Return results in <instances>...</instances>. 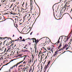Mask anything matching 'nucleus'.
<instances>
[{"mask_svg":"<svg viewBox=\"0 0 72 72\" xmlns=\"http://www.w3.org/2000/svg\"><path fill=\"white\" fill-rule=\"evenodd\" d=\"M36 39L35 38H32V39H29V40H33V42H35V40H34V39Z\"/></svg>","mask_w":72,"mask_h":72,"instance_id":"f257e3e1","label":"nucleus"},{"mask_svg":"<svg viewBox=\"0 0 72 72\" xmlns=\"http://www.w3.org/2000/svg\"><path fill=\"white\" fill-rule=\"evenodd\" d=\"M34 40H35V45L36 46V45H37V42H36V39H34Z\"/></svg>","mask_w":72,"mask_h":72,"instance_id":"f03ea898","label":"nucleus"},{"mask_svg":"<svg viewBox=\"0 0 72 72\" xmlns=\"http://www.w3.org/2000/svg\"><path fill=\"white\" fill-rule=\"evenodd\" d=\"M26 59L25 58H24V60H23V61H21V62H20L19 63V64H20V63H22V62H23V61H24V60Z\"/></svg>","mask_w":72,"mask_h":72,"instance_id":"7ed1b4c3","label":"nucleus"},{"mask_svg":"<svg viewBox=\"0 0 72 72\" xmlns=\"http://www.w3.org/2000/svg\"><path fill=\"white\" fill-rule=\"evenodd\" d=\"M62 11H60V17H61V16H62Z\"/></svg>","mask_w":72,"mask_h":72,"instance_id":"20e7f679","label":"nucleus"},{"mask_svg":"<svg viewBox=\"0 0 72 72\" xmlns=\"http://www.w3.org/2000/svg\"><path fill=\"white\" fill-rule=\"evenodd\" d=\"M67 44H66L65 45L64 47L63 48L64 49H65L66 47H67Z\"/></svg>","mask_w":72,"mask_h":72,"instance_id":"39448f33","label":"nucleus"},{"mask_svg":"<svg viewBox=\"0 0 72 72\" xmlns=\"http://www.w3.org/2000/svg\"><path fill=\"white\" fill-rule=\"evenodd\" d=\"M31 8H33V5H32V3L30 4Z\"/></svg>","mask_w":72,"mask_h":72,"instance_id":"423d86ee","label":"nucleus"},{"mask_svg":"<svg viewBox=\"0 0 72 72\" xmlns=\"http://www.w3.org/2000/svg\"><path fill=\"white\" fill-rule=\"evenodd\" d=\"M24 51V52H27V51H28V50H22V51Z\"/></svg>","mask_w":72,"mask_h":72,"instance_id":"0eeeda50","label":"nucleus"},{"mask_svg":"<svg viewBox=\"0 0 72 72\" xmlns=\"http://www.w3.org/2000/svg\"><path fill=\"white\" fill-rule=\"evenodd\" d=\"M6 48H5V50L4 51V52H2V53H5V52H6Z\"/></svg>","mask_w":72,"mask_h":72,"instance_id":"6e6552de","label":"nucleus"},{"mask_svg":"<svg viewBox=\"0 0 72 72\" xmlns=\"http://www.w3.org/2000/svg\"><path fill=\"white\" fill-rule=\"evenodd\" d=\"M6 40H5L4 41V42H3V45H4L5 44V42H6Z\"/></svg>","mask_w":72,"mask_h":72,"instance_id":"1a4fd4ad","label":"nucleus"},{"mask_svg":"<svg viewBox=\"0 0 72 72\" xmlns=\"http://www.w3.org/2000/svg\"><path fill=\"white\" fill-rule=\"evenodd\" d=\"M49 66V65L48 64H47V65L46 66H46V67L45 68V69H46V68H47V67H48V66Z\"/></svg>","mask_w":72,"mask_h":72,"instance_id":"9d476101","label":"nucleus"},{"mask_svg":"<svg viewBox=\"0 0 72 72\" xmlns=\"http://www.w3.org/2000/svg\"><path fill=\"white\" fill-rule=\"evenodd\" d=\"M14 44V43L12 44L10 46V47H12L13 45Z\"/></svg>","mask_w":72,"mask_h":72,"instance_id":"9b49d317","label":"nucleus"},{"mask_svg":"<svg viewBox=\"0 0 72 72\" xmlns=\"http://www.w3.org/2000/svg\"><path fill=\"white\" fill-rule=\"evenodd\" d=\"M22 41H25V40H24V39H23V40H19Z\"/></svg>","mask_w":72,"mask_h":72,"instance_id":"f8f14e48","label":"nucleus"},{"mask_svg":"<svg viewBox=\"0 0 72 72\" xmlns=\"http://www.w3.org/2000/svg\"><path fill=\"white\" fill-rule=\"evenodd\" d=\"M5 66V65H4L0 69V71H1V69H2V68H3V67H4V66Z\"/></svg>","mask_w":72,"mask_h":72,"instance_id":"ddd939ff","label":"nucleus"},{"mask_svg":"<svg viewBox=\"0 0 72 72\" xmlns=\"http://www.w3.org/2000/svg\"><path fill=\"white\" fill-rule=\"evenodd\" d=\"M57 42V43H58V44H59V43H60V41L59 40H58Z\"/></svg>","mask_w":72,"mask_h":72,"instance_id":"4468645a","label":"nucleus"},{"mask_svg":"<svg viewBox=\"0 0 72 72\" xmlns=\"http://www.w3.org/2000/svg\"><path fill=\"white\" fill-rule=\"evenodd\" d=\"M63 50V48L59 49V50H60V51H61V50Z\"/></svg>","mask_w":72,"mask_h":72,"instance_id":"2eb2a0df","label":"nucleus"},{"mask_svg":"<svg viewBox=\"0 0 72 72\" xmlns=\"http://www.w3.org/2000/svg\"><path fill=\"white\" fill-rule=\"evenodd\" d=\"M41 70H42V65L41 66Z\"/></svg>","mask_w":72,"mask_h":72,"instance_id":"dca6fc26","label":"nucleus"},{"mask_svg":"<svg viewBox=\"0 0 72 72\" xmlns=\"http://www.w3.org/2000/svg\"><path fill=\"white\" fill-rule=\"evenodd\" d=\"M15 66H16V68H17V65H15L13 67H15Z\"/></svg>","mask_w":72,"mask_h":72,"instance_id":"f3484780","label":"nucleus"},{"mask_svg":"<svg viewBox=\"0 0 72 72\" xmlns=\"http://www.w3.org/2000/svg\"><path fill=\"white\" fill-rule=\"evenodd\" d=\"M16 65V66H18V65H19V63H17Z\"/></svg>","mask_w":72,"mask_h":72,"instance_id":"a211bd4d","label":"nucleus"},{"mask_svg":"<svg viewBox=\"0 0 72 72\" xmlns=\"http://www.w3.org/2000/svg\"><path fill=\"white\" fill-rule=\"evenodd\" d=\"M14 67H13V66L12 67H11L10 68V69H13V68Z\"/></svg>","mask_w":72,"mask_h":72,"instance_id":"6ab92c4d","label":"nucleus"},{"mask_svg":"<svg viewBox=\"0 0 72 72\" xmlns=\"http://www.w3.org/2000/svg\"><path fill=\"white\" fill-rule=\"evenodd\" d=\"M31 3H32V0H30V4H31Z\"/></svg>","mask_w":72,"mask_h":72,"instance_id":"aec40b11","label":"nucleus"},{"mask_svg":"<svg viewBox=\"0 0 72 72\" xmlns=\"http://www.w3.org/2000/svg\"><path fill=\"white\" fill-rule=\"evenodd\" d=\"M27 3H26V8H27Z\"/></svg>","mask_w":72,"mask_h":72,"instance_id":"412c9836","label":"nucleus"},{"mask_svg":"<svg viewBox=\"0 0 72 72\" xmlns=\"http://www.w3.org/2000/svg\"><path fill=\"white\" fill-rule=\"evenodd\" d=\"M68 49H69V47L67 48L66 49V50H67Z\"/></svg>","mask_w":72,"mask_h":72,"instance_id":"4be33fe9","label":"nucleus"},{"mask_svg":"<svg viewBox=\"0 0 72 72\" xmlns=\"http://www.w3.org/2000/svg\"><path fill=\"white\" fill-rule=\"evenodd\" d=\"M51 51L53 53V50H52V48L51 49Z\"/></svg>","mask_w":72,"mask_h":72,"instance_id":"5701e85b","label":"nucleus"},{"mask_svg":"<svg viewBox=\"0 0 72 72\" xmlns=\"http://www.w3.org/2000/svg\"><path fill=\"white\" fill-rule=\"evenodd\" d=\"M19 38L21 40L22 39V37H20Z\"/></svg>","mask_w":72,"mask_h":72,"instance_id":"b1692460","label":"nucleus"},{"mask_svg":"<svg viewBox=\"0 0 72 72\" xmlns=\"http://www.w3.org/2000/svg\"><path fill=\"white\" fill-rule=\"evenodd\" d=\"M20 67H23V65H20Z\"/></svg>","mask_w":72,"mask_h":72,"instance_id":"393cba45","label":"nucleus"},{"mask_svg":"<svg viewBox=\"0 0 72 72\" xmlns=\"http://www.w3.org/2000/svg\"><path fill=\"white\" fill-rule=\"evenodd\" d=\"M19 57H21V56H22V55L20 54V55H19Z\"/></svg>","mask_w":72,"mask_h":72,"instance_id":"a878e982","label":"nucleus"},{"mask_svg":"<svg viewBox=\"0 0 72 72\" xmlns=\"http://www.w3.org/2000/svg\"><path fill=\"white\" fill-rule=\"evenodd\" d=\"M35 48V50H37V48L36 47V48Z\"/></svg>","mask_w":72,"mask_h":72,"instance_id":"bb28decb","label":"nucleus"},{"mask_svg":"<svg viewBox=\"0 0 72 72\" xmlns=\"http://www.w3.org/2000/svg\"><path fill=\"white\" fill-rule=\"evenodd\" d=\"M11 19V20H13V19H12V18H8L6 19Z\"/></svg>","mask_w":72,"mask_h":72,"instance_id":"cd10ccee","label":"nucleus"},{"mask_svg":"<svg viewBox=\"0 0 72 72\" xmlns=\"http://www.w3.org/2000/svg\"><path fill=\"white\" fill-rule=\"evenodd\" d=\"M33 9V7H31V10H32V9Z\"/></svg>","mask_w":72,"mask_h":72,"instance_id":"c85d7f7f","label":"nucleus"},{"mask_svg":"<svg viewBox=\"0 0 72 72\" xmlns=\"http://www.w3.org/2000/svg\"><path fill=\"white\" fill-rule=\"evenodd\" d=\"M57 52H58L57 51H56L55 52V54H57Z\"/></svg>","mask_w":72,"mask_h":72,"instance_id":"c756f323","label":"nucleus"},{"mask_svg":"<svg viewBox=\"0 0 72 72\" xmlns=\"http://www.w3.org/2000/svg\"><path fill=\"white\" fill-rule=\"evenodd\" d=\"M9 49H8L6 51V52H8L9 51Z\"/></svg>","mask_w":72,"mask_h":72,"instance_id":"7c9ffc66","label":"nucleus"},{"mask_svg":"<svg viewBox=\"0 0 72 72\" xmlns=\"http://www.w3.org/2000/svg\"><path fill=\"white\" fill-rule=\"evenodd\" d=\"M4 14H9L6 13Z\"/></svg>","mask_w":72,"mask_h":72,"instance_id":"2f4dec72","label":"nucleus"},{"mask_svg":"<svg viewBox=\"0 0 72 72\" xmlns=\"http://www.w3.org/2000/svg\"><path fill=\"white\" fill-rule=\"evenodd\" d=\"M36 42H37V43L39 42V40H36Z\"/></svg>","mask_w":72,"mask_h":72,"instance_id":"473e14b6","label":"nucleus"},{"mask_svg":"<svg viewBox=\"0 0 72 72\" xmlns=\"http://www.w3.org/2000/svg\"><path fill=\"white\" fill-rule=\"evenodd\" d=\"M31 62H32V60H30L29 61V62H30V63H31Z\"/></svg>","mask_w":72,"mask_h":72,"instance_id":"72a5a7b5","label":"nucleus"},{"mask_svg":"<svg viewBox=\"0 0 72 72\" xmlns=\"http://www.w3.org/2000/svg\"><path fill=\"white\" fill-rule=\"evenodd\" d=\"M2 17H3V18H4V19H5V18L4 17V15H2Z\"/></svg>","mask_w":72,"mask_h":72,"instance_id":"f704fd0d","label":"nucleus"},{"mask_svg":"<svg viewBox=\"0 0 72 72\" xmlns=\"http://www.w3.org/2000/svg\"><path fill=\"white\" fill-rule=\"evenodd\" d=\"M61 46V45L59 46V47H58L59 48H60V47Z\"/></svg>","mask_w":72,"mask_h":72,"instance_id":"c9c22d12","label":"nucleus"},{"mask_svg":"<svg viewBox=\"0 0 72 72\" xmlns=\"http://www.w3.org/2000/svg\"><path fill=\"white\" fill-rule=\"evenodd\" d=\"M2 39H3V38L0 37V40H2Z\"/></svg>","mask_w":72,"mask_h":72,"instance_id":"e433bc0d","label":"nucleus"},{"mask_svg":"<svg viewBox=\"0 0 72 72\" xmlns=\"http://www.w3.org/2000/svg\"><path fill=\"white\" fill-rule=\"evenodd\" d=\"M55 44H57V45H58V43L57 42Z\"/></svg>","mask_w":72,"mask_h":72,"instance_id":"4c0bfd02","label":"nucleus"},{"mask_svg":"<svg viewBox=\"0 0 72 72\" xmlns=\"http://www.w3.org/2000/svg\"><path fill=\"white\" fill-rule=\"evenodd\" d=\"M42 58H41V59H40V61H41H41H42Z\"/></svg>","mask_w":72,"mask_h":72,"instance_id":"58836bf2","label":"nucleus"},{"mask_svg":"<svg viewBox=\"0 0 72 72\" xmlns=\"http://www.w3.org/2000/svg\"><path fill=\"white\" fill-rule=\"evenodd\" d=\"M69 39V38H67V41H68V39Z\"/></svg>","mask_w":72,"mask_h":72,"instance_id":"ea45409f","label":"nucleus"},{"mask_svg":"<svg viewBox=\"0 0 72 72\" xmlns=\"http://www.w3.org/2000/svg\"><path fill=\"white\" fill-rule=\"evenodd\" d=\"M18 71H20V68H19V69H18Z\"/></svg>","mask_w":72,"mask_h":72,"instance_id":"a19ab883","label":"nucleus"},{"mask_svg":"<svg viewBox=\"0 0 72 72\" xmlns=\"http://www.w3.org/2000/svg\"><path fill=\"white\" fill-rule=\"evenodd\" d=\"M2 44V42H1L0 43V45H1Z\"/></svg>","mask_w":72,"mask_h":72,"instance_id":"79ce46f5","label":"nucleus"},{"mask_svg":"<svg viewBox=\"0 0 72 72\" xmlns=\"http://www.w3.org/2000/svg\"><path fill=\"white\" fill-rule=\"evenodd\" d=\"M12 6H13V4H12L11 6V7L12 8Z\"/></svg>","mask_w":72,"mask_h":72,"instance_id":"37998d69","label":"nucleus"},{"mask_svg":"<svg viewBox=\"0 0 72 72\" xmlns=\"http://www.w3.org/2000/svg\"><path fill=\"white\" fill-rule=\"evenodd\" d=\"M8 49H9V50L10 49H11V48H8Z\"/></svg>","mask_w":72,"mask_h":72,"instance_id":"c03bdc74","label":"nucleus"},{"mask_svg":"<svg viewBox=\"0 0 72 72\" xmlns=\"http://www.w3.org/2000/svg\"><path fill=\"white\" fill-rule=\"evenodd\" d=\"M33 32H32V33H30V35H32V33Z\"/></svg>","mask_w":72,"mask_h":72,"instance_id":"a18cd8bd","label":"nucleus"},{"mask_svg":"<svg viewBox=\"0 0 72 72\" xmlns=\"http://www.w3.org/2000/svg\"><path fill=\"white\" fill-rule=\"evenodd\" d=\"M34 70V69H33V70H32V72H33V70Z\"/></svg>","mask_w":72,"mask_h":72,"instance_id":"49530a36","label":"nucleus"},{"mask_svg":"<svg viewBox=\"0 0 72 72\" xmlns=\"http://www.w3.org/2000/svg\"><path fill=\"white\" fill-rule=\"evenodd\" d=\"M44 50H46V51H47V50H46V49L45 48H44Z\"/></svg>","mask_w":72,"mask_h":72,"instance_id":"de8ad7c7","label":"nucleus"},{"mask_svg":"<svg viewBox=\"0 0 72 72\" xmlns=\"http://www.w3.org/2000/svg\"><path fill=\"white\" fill-rule=\"evenodd\" d=\"M40 54H41V52H39V55H40Z\"/></svg>","mask_w":72,"mask_h":72,"instance_id":"09e8293b","label":"nucleus"},{"mask_svg":"<svg viewBox=\"0 0 72 72\" xmlns=\"http://www.w3.org/2000/svg\"><path fill=\"white\" fill-rule=\"evenodd\" d=\"M9 43H10V44H12V42H10Z\"/></svg>","mask_w":72,"mask_h":72,"instance_id":"8fccbe9b","label":"nucleus"},{"mask_svg":"<svg viewBox=\"0 0 72 72\" xmlns=\"http://www.w3.org/2000/svg\"><path fill=\"white\" fill-rule=\"evenodd\" d=\"M6 54H7V53H5L4 54V55H6Z\"/></svg>","mask_w":72,"mask_h":72,"instance_id":"3c124183","label":"nucleus"},{"mask_svg":"<svg viewBox=\"0 0 72 72\" xmlns=\"http://www.w3.org/2000/svg\"><path fill=\"white\" fill-rule=\"evenodd\" d=\"M34 46H35V47H34V48H36V45H35V44H34Z\"/></svg>","mask_w":72,"mask_h":72,"instance_id":"603ef678","label":"nucleus"},{"mask_svg":"<svg viewBox=\"0 0 72 72\" xmlns=\"http://www.w3.org/2000/svg\"><path fill=\"white\" fill-rule=\"evenodd\" d=\"M60 45H61V46H62V44H61V43H60Z\"/></svg>","mask_w":72,"mask_h":72,"instance_id":"864d4df0","label":"nucleus"},{"mask_svg":"<svg viewBox=\"0 0 72 72\" xmlns=\"http://www.w3.org/2000/svg\"><path fill=\"white\" fill-rule=\"evenodd\" d=\"M53 6H53L52 8H53V11H54V10Z\"/></svg>","mask_w":72,"mask_h":72,"instance_id":"5fc2aeb1","label":"nucleus"},{"mask_svg":"<svg viewBox=\"0 0 72 72\" xmlns=\"http://www.w3.org/2000/svg\"><path fill=\"white\" fill-rule=\"evenodd\" d=\"M4 48H5V47H3L2 48V49H4Z\"/></svg>","mask_w":72,"mask_h":72,"instance_id":"6e6d98bb","label":"nucleus"},{"mask_svg":"<svg viewBox=\"0 0 72 72\" xmlns=\"http://www.w3.org/2000/svg\"><path fill=\"white\" fill-rule=\"evenodd\" d=\"M50 63V62H48V64H48V65H49Z\"/></svg>","mask_w":72,"mask_h":72,"instance_id":"4d7b16f0","label":"nucleus"},{"mask_svg":"<svg viewBox=\"0 0 72 72\" xmlns=\"http://www.w3.org/2000/svg\"><path fill=\"white\" fill-rule=\"evenodd\" d=\"M28 44H29V45H31V43H28Z\"/></svg>","mask_w":72,"mask_h":72,"instance_id":"13d9d810","label":"nucleus"},{"mask_svg":"<svg viewBox=\"0 0 72 72\" xmlns=\"http://www.w3.org/2000/svg\"><path fill=\"white\" fill-rule=\"evenodd\" d=\"M65 6H66V5H65V6L64 7V8H65Z\"/></svg>","mask_w":72,"mask_h":72,"instance_id":"bf43d9fd","label":"nucleus"},{"mask_svg":"<svg viewBox=\"0 0 72 72\" xmlns=\"http://www.w3.org/2000/svg\"><path fill=\"white\" fill-rule=\"evenodd\" d=\"M16 0H14V1H13V2H15V1H16Z\"/></svg>","mask_w":72,"mask_h":72,"instance_id":"052dcab7","label":"nucleus"},{"mask_svg":"<svg viewBox=\"0 0 72 72\" xmlns=\"http://www.w3.org/2000/svg\"><path fill=\"white\" fill-rule=\"evenodd\" d=\"M10 14H13V13H12V12L10 13Z\"/></svg>","mask_w":72,"mask_h":72,"instance_id":"680f3d73","label":"nucleus"},{"mask_svg":"<svg viewBox=\"0 0 72 72\" xmlns=\"http://www.w3.org/2000/svg\"><path fill=\"white\" fill-rule=\"evenodd\" d=\"M35 53H36V50H35Z\"/></svg>","mask_w":72,"mask_h":72,"instance_id":"e2e57ef3","label":"nucleus"},{"mask_svg":"<svg viewBox=\"0 0 72 72\" xmlns=\"http://www.w3.org/2000/svg\"><path fill=\"white\" fill-rule=\"evenodd\" d=\"M10 45V43L9 42V43L8 44V45Z\"/></svg>","mask_w":72,"mask_h":72,"instance_id":"0e129e2a","label":"nucleus"},{"mask_svg":"<svg viewBox=\"0 0 72 72\" xmlns=\"http://www.w3.org/2000/svg\"><path fill=\"white\" fill-rule=\"evenodd\" d=\"M2 19V17H0V19Z\"/></svg>","mask_w":72,"mask_h":72,"instance_id":"69168bd1","label":"nucleus"},{"mask_svg":"<svg viewBox=\"0 0 72 72\" xmlns=\"http://www.w3.org/2000/svg\"><path fill=\"white\" fill-rule=\"evenodd\" d=\"M7 45H8V43H7L6 44V46H7Z\"/></svg>","mask_w":72,"mask_h":72,"instance_id":"338daca9","label":"nucleus"},{"mask_svg":"<svg viewBox=\"0 0 72 72\" xmlns=\"http://www.w3.org/2000/svg\"><path fill=\"white\" fill-rule=\"evenodd\" d=\"M25 48H26V47L25 46V47H24V49H25Z\"/></svg>","mask_w":72,"mask_h":72,"instance_id":"774afa93","label":"nucleus"}]
</instances>
